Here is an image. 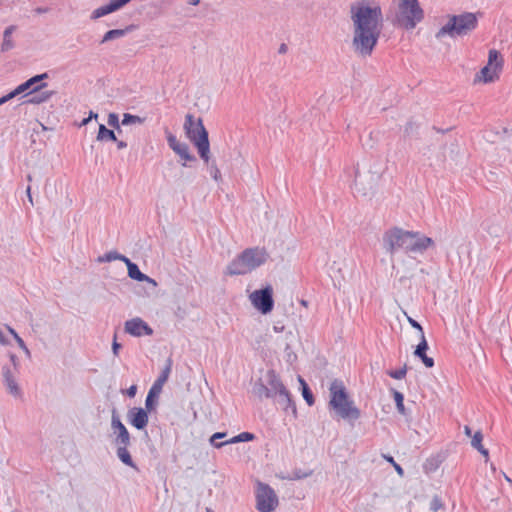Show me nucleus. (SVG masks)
<instances>
[{
  "mask_svg": "<svg viewBox=\"0 0 512 512\" xmlns=\"http://www.w3.org/2000/svg\"><path fill=\"white\" fill-rule=\"evenodd\" d=\"M383 243L386 251L390 254L399 249H403L406 253H423L429 247L434 246L432 238L398 227L391 228L384 233Z\"/></svg>",
  "mask_w": 512,
  "mask_h": 512,
  "instance_id": "nucleus-1",
  "label": "nucleus"
},
{
  "mask_svg": "<svg viewBox=\"0 0 512 512\" xmlns=\"http://www.w3.org/2000/svg\"><path fill=\"white\" fill-rule=\"evenodd\" d=\"M351 19L356 30L381 32L382 10L379 5L370 6L365 0L353 4Z\"/></svg>",
  "mask_w": 512,
  "mask_h": 512,
  "instance_id": "nucleus-2",
  "label": "nucleus"
},
{
  "mask_svg": "<svg viewBox=\"0 0 512 512\" xmlns=\"http://www.w3.org/2000/svg\"><path fill=\"white\" fill-rule=\"evenodd\" d=\"M267 258L268 253L264 248H247L229 263L226 267L225 275L237 276L250 273L263 265Z\"/></svg>",
  "mask_w": 512,
  "mask_h": 512,
  "instance_id": "nucleus-3",
  "label": "nucleus"
},
{
  "mask_svg": "<svg viewBox=\"0 0 512 512\" xmlns=\"http://www.w3.org/2000/svg\"><path fill=\"white\" fill-rule=\"evenodd\" d=\"M329 406L343 419H358L360 410L349 399L346 387L342 380L334 379L330 385Z\"/></svg>",
  "mask_w": 512,
  "mask_h": 512,
  "instance_id": "nucleus-4",
  "label": "nucleus"
},
{
  "mask_svg": "<svg viewBox=\"0 0 512 512\" xmlns=\"http://www.w3.org/2000/svg\"><path fill=\"white\" fill-rule=\"evenodd\" d=\"M184 130L186 136L195 145L200 158L208 163L210 160V143L208 132L203 125L201 118H195L192 114L185 116Z\"/></svg>",
  "mask_w": 512,
  "mask_h": 512,
  "instance_id": "nucleus-5",
  "label": "nucleus"
},
{
  "mask_svg": "<svg viewBox=\"0 0 512 512\" xmlns=\"http://www.w3.org/2000/svg\"><path fill=\"white\" fill-rule=\"evenodd\" d=\"M478 25L477 17L474 13L465 12L460 15H452L448 22L437 32L436 37L441 38L449 35L454 38L465 36L476 29Z\"/></svg>",
  "mask_w": 512,
  "mask_h": 512,
  "instance_id": "nucleus-6",
  "label": "nucleus"
},
{
  "mask_svg": "<svg viewBox=\"0 0 512 512\" xmlns=\"http://www.w3.org/2000/svg\"><path fill=\"white\" fill-rule=\"evenodd\" d=\"M396 2L395 23L398 26L412 30L424 19V11L418 0H396Z\"/></svg>",
  "mask_w": 512,
  "mask_h": 512,
  "instance_id": "nucleus-7",
  "label": "nucleus"
},
{
  "mask_svg": "<svg viewBox=\"0 0 512 512\" xmlns=\"http://www.w3.org/2000/svg\"><path fill=\"white\" fill-rule=\"evenodd\" d=\"M381 32L356 30L353 31L352 47L354 52L362 57H370L378 43Z\"/></svg>",
  "mask_w": 512,
  "mask_h": 512,
  "instance_id": "nucleus-8",
  "label": "nucleus"
},
{
  "mask_svg": "<svg viewBox=\"0 0 512 512\" xmlns=\"http://www.w3.org/2000/svg\"><path fill=\"white\" fill-rule=\"evenodd\" d=\"M256 509L260 512H272L278 504V497L268 484L257 481L255 489Z\"/></svg>",
  "mask_w": 512,
  "mask_h": 512,
  "instance_id": "nucleus-9",
  "label": "nucleus"
},
{
  "mask_svg": "<svg viewBox=\"0 0 512 512\" xmlns=\"http://www.w3.org/2000/svg\"><path fill=\"white\" fill-rule=\"evenodd\" d=\"M265 377L268 389L272 390V398H277L278 403L287 410L292 404V398L290 392L282 383L279 375L275 370L270 369L267 371Z\"/></svg>",
  "mask_w": 512,
  "mask_h": 512,
  "instance_id": "nucleus-10",
  "label": "nucleus"
},
{
  "mask_svg": "<svg viewBox=\"0 0 512 512\" xmlns=\"http://www.w3.org/2000/svg\"><path fill=\"white\" fill-rule=\"evenodd\" d=\"M249 299L255 309L264 315L268 314L274 308L273 287L267 285L263 289L255 290L249 295Z\"/></svg>",
  "mask_w": 512,
  "mask_h": 512,
  "instance_id": "nucleus-11",
  "label": "nucleus"
},
{
  "mask_svg": "<svg viewBox=\"0 0 512 512\" xmlns=\"http://www.w3.org/2000/svg\"><path fill=\"white\" fill-rule=\"evenodd\" d=\"M48 78L47 73L39 74L36 76H33L32 78L28 79L26 82L20 84L15 90L10 92L9 94L3 96L0 98V105L6 103L10 99L14 98L15 96L31 89L30 93H36L41 91L43 88L47 86V83L41 82L44 79Z\"/></svg>",
  "mask_w": 512,
  "mask_h": 512,
  "instance_id": "nucleus-12",
  "label": "nucleus"
},
{
  "mask_svg": "<svg viewBox=\"0 0 512 512\" xmlns=\"http://www.w3.org/2000/svg\"><path fill=\"white\" fill-rule=\"evenodd\" d=\"M125 331L133 336L152 335V328L141 318H134L125 322Z\"/></svg>",
  "mask_w": 512,
  "mask_h": 512,
  "instance_id": "nucleus-13",
  "label": "nucleus"
},
{
  "mask_svg": "<svg viewBox=\"0 0 512 512\" xmlns=\"http://www.w3.org/2000/svg\"><path fill=\"white\" fill-rule=\"evenodd\" d=\"M111 426L117 433L115 442L117 445H130V434L115 411L112 413Z\"/></svg>",
  "mask_w": 512,
  "mask_h": 512,
  "instance_id": "nucleus-14",
  "label": "nucleus"
},
{
  "mask_svg": "<svg viewBox=\"0 0 512 512\" xmlns=\"http://www.w3.org/2000/svg\"><path fill=\"white\" fill-rule=\"evenodd\" d=\"M148 413L143 408L133 407L128 412V420L138 430L144 429L148 424Z\"/></svg>",
  "mask_w": 512,
  "mask_h": 512,
  "instance_id": "nucleus-15",
  "label": "nucleus"
},
{
  "mask_svg": "<svg viewBox=\"0 0 512 512\" xmlns=\"http://www.w3.org/2000/svg\"><path fill=\"white\" fill-rule=\"evenodd\" d=\"M125 264L127 265V268H128V276L134 280H137V281H140V282H148L150 284H152L153 286H156L157 285V282L150 278L149 276H147L146 274L142 273L138 266L133 263L129 258L127 260H125Z\"/></svg>",
  "mask_w": 512,
  "mask_h": 512,
  "instance_id": "nucleus-16",
  "label": "nucleus"
},
{
  "mask_svg": "<svg viewBox=\"0 0 512 512\" xmlns=\"http://www.w3.org/2000/svg\"><path fill=\"white\" fill-rule=\"evenodd\" d=\"M428 350V343L426 341V338H425V335H424V332H422V335H421V341L420 343L417 345L415 351H414V355L418 358H420L423 362V364L427 367V368H432L434 366V360L433 358L431 357H428L426 355V351Z\"/></svg>",
  "mask_w": 512,
  "mask_h": 512,
  "instance_id": "nucleus-17",
  "label": "nucleus"
},
{
  "mask_svg": "<svg viewBox=\"0 0 512 512\" xmlns=\"http://www.w3.org/2000/svg\"><path fill=\"white\" fill-rule=\"evenodd\" d=\"M501 70L489 65L484 66L476 75L475 81L491 83L499 79Z\"/></svg>",
  "mask_w": 512,
  "mask_h": 512,
  "instance_id": "nucleus-18",
  "label": "nucleus"
},
{
  "mask_svg": "<svg viewBox=\"0 0 512 512\" xmlns=\"http://www.w3.org/2000/svg\"><path fill=\"white\" fill-rule=\"evenodd\" d=\"M172 368V360L169 358L167 360V364L157 380L154 382L153 386L151 387L150 391L155 392L156 394H159L162 390L163 385L166 383V381L169 378L170 372Z\"/></svg>",
  "mask_w": 512,
  "mask_h": 512,
  "instance_id": "nucleus-19",
  "label": "nucleus"
},
{
  "mask_svg": "<svg viewBox=\"0 0 512 512\" xmlns=\"http://www.w3.org/2000/svg\"><path fill=\"white\" fill-rule=\"evenodd\" d=\"M471 438H472V440H471L472 447L475 448L477 451H479L487 460L489 457V451L482 445V441H483L482 432L481 431L475 432Z\"/></svg>",
  "mask_w": 512,
  "mask_h": 512,
  "instance_id": "nucleus-20",
  "label": "nucleus"
},
{
  "mask_svg": "<svg viewBox=\"0 0 512 512\" xmlns=\"http://www.w3.org/2000/svg\"><path fill=\"white\" fill-rule=\"evenodd\" d=\"M129 445H118L117 456L127 466L136 469V465L127 449Z\"/></svg>",
  "mask_w": 512,
  "mask_h": 512,
  "instance_id": "nucleus-21",
  "label": "nucleus"
},
{
  "mask_svg": "<svg viewBox=\"0 0 512 512\" xmlns=\"http://www.w3.org/2000/svg\"><path fill=\"white\" fill-rule=\"evenodd\" d=\"M16 27L11 25L7 27L3 34V42L1 45V51L6 52L11 50L14 47V43L12 40V33L15 31Z\"/></svg>",
  "mask_w": 512,
  "mask_h": 512,
  "instance_id": "nucleus-22",
  "label": "nucleus"
},
{
  "mask_svg": "<svg viewBox=\"0 0 512 512\" xmlns=\"http://www.w3.org/2000/svg\"><path fill=\"white\" fill-rule=\"evenodd\" d=\"M487 65L502 70V67H503V57H502V55L500 54L499 51H497L495 49H491L489 51Z\"/></svg>",
  "mask_w": 512,
  "mask_h": 512,
  "instance_id": "nucleus-23",
  "label": "nucleus"
},
{
  "mask_svg": "<svg viewBox=\"0 0 512 512\" xmlns=\"http://www.w3.org/2000/svg\"><path fill=\"white\" fill-rule=\"evenodd\" d=\"M98 141H117V137L113 130L108 129L105 125L100 124L98 134Z\"/></svg>",
  "mask_w": 512,
  "mask_h": 512,
  "instance_id": "nucleus-24",
  "label": "nucleus"
},
{
  "mask_svg": "<svg viewBox=\"0 0 512 512\" xmlns=\"http://www.w3.org/2000/svg\"><path fill=\"white\" fill-rule=\"evenodd\" d=\"M37 94L33 95L30 99H29V103H32V104H41V103H44L46 101H48L54 94L55 92L54 91H39V92H36Z\"/></svg>",
  "mask_w": 512,
  "mask_h": 512,
  "instance_id": "nucleus-25",
  "label": "nucleus"
},
{
  "mask_svg": "<svg viewBox=\"0 0 512 512\" xmlns=\"http://www.w3.org/2000/svg\"><path fill=\"white\" fill-rule=\"evenodd\" d=\"M441 463H442V460L440 459L439 456H432V457L426 459V461L423 465L424 471L426 473L433 472L439 468Z\"/></svg>",
  "mask_w": 512,
  "mask_h": 512,
  "instance_id": "nucleus-26",
  "label": "nucleus"
},
{
  "mask_svg": "<svg viewBox=\"0 0 512 512\" xmlns=\"http://www.w3.org/2000/svg\"><path fill=\"white\" fill-rule=\"evenodd\" d=\"M175 153L178 154L185 161H196V157L189 152V147L186 143H182L180 147H177Z\"/></svg>",
  "mask_w": 512,
  "mask_h": 512,
  "instance_id": "nucleus-27",
  "label": "nucleus"
},
{
  "mask_svg": "<svg viewBox=\"0 0 512 512\" xmlns=\"http://www.w3.org/2000/svg\"><path fill=\"white\" fill-rule=\"evenodd\" d=\"M254 391L259 398H272V390L268 389V386L261 381L256 383Z\"/></svg>",
  "mask_w": 512,
  "mask_h": 512,
  "instance_id": "nucleus-28",
  "label": "nucleus"
},
{
  "mask_svg": "<svg viewBox=\"0 0 512 512\" xmlns=\"http://www.w3.org/2000/svg\"><path fill=\"white\" fill-rule=\"evenodd\" d=\"M127 259L128 258L126 256L118 253L117 251H110V252L106 253L99 260L100 261H107V262H111V261H114V260H120V261L125 263V260H127Z\"/></svg>",
  "mask_w": 512,
  "mask_h": 512,
  "instance_id": "nucleus-29",
  "label": "nucleus"
},
{
  "mask_svg": "<svg viewBox=\"0 0 512 512\" xmlns=\"http://www.w3.org/2000/svg\"><path fill=\"white\" fill-rule=\"evenodd\" d=\"M5 385L11 395L15 397L21 396V389L19 388L15 378L5 381Z\"/></svg>",
  "mask_w": 512,
  "mask_h": 512,
  "instance_id": "nucleus-30",
  "label": "nucleus"
},
{
  "mask_svg": "<svg viewBox=\"0 0 512 512\" xmlns=\"http://www.w3.org/2000/svg\"><path fill=\"white\" fill-rule=\"evenodd\" d=\"M144 122V118H141L137 115H132L129 113H125L123 115L122 124L130 125V124H142Z\"/></svg>",
  "mask_w": 512,
  "mask_h": 512,
  "instance_id": "nucleus-31",
  "label": "nucleus"
},
{
  "mask_svg": "<svg viewBox=\"0 0 512 512\" xmlns=\"http://www.w3.org/2000/svg\"><path fill=\"white\" fill-rule=\"evenodd\" d=\"M300 382L303 386V391H302L303 398L305 399V401L307 402V404L309 406H312L314 404L313 393L303 379H300Z\"/></svg>",
  "mask_w": 512,
  "mask_h": 512,
  "instance_id": "nucleus-32",
  "label": "nucleus"
},
{
  "mask_svg": "<svg viewBox=\"0 0 512 512\" xmlns=\"http://www.w3.org/2000/svg\"><path fill=\"white\" fill-rule=\"evenodd\" d=\"M226 436V433L224 432H217V433H214L211 438H210V443L212 446H214L215 448H221L223 447L224 445L226 444H229L230 442L227 441H224V442H217V439L218 440H221L222 438H224Z\"/></svg>",
  "mask_w": 512,
  "mask_h": 512,
  "instance_id": "nucleus-33",
  "label": "nucleus"
},
{
  "mask_svg": "<svg viewBox=\"0 0 512 512\" xmlns=\"http://www.w3.org/2000/svg\"><path fill=\"white\" fill-rule=\"evenodd\" d=\"M255 439V435L250 432H242L238 434L237 436L231 438L228 440V442L231 443H238V442H246V441H252Z\"/></svg>",
  "mask_w": 512,
  "mask_h": 512,
  "instance_id": "nucleus-34",
  "label": "nucleus"
},
{
  "mask_svg": "<svg viewBox=\"0 0 512 512\" xmlns=\"http://www.w3.org/2000/svg\"><path fill=\"white\" fill-rule=\"evenodd\" d=\"M394 400L396 403L397 410L400 414H405V407H404V396L401 392L394 390L393 391Z\"/></svg>",
  "mask_w": 512,
  "mask_h": 512,
  "instance_id": "nucleus-35",
  "label": "nucleus"
},
{
  "mask_svg": "<svg viewBox=\"0 0 512 512\" xmlns=\"http://www.w3.org/2000/svg\"><path fill=\"white\" fill-rule=\"evenodd\" d=\"M387 374L391 378L396 379V380L404 379L406 377V374H407V366L404 365L402 368L397 369V370H389L387 372Z\"/></svg>",
  "mask_w": 512,
  "mask_h": 512,
  "instance_id": "nucleus-36",
  "label": "nucleus"
},
{
  "mask_svg": "<svg viewBox=\"0 0 512 512\" xmlns=\"http://www.w3.org/2000/svg\"><path fill=\"white\" fill-rule=\"evenodd\" d=\"M124 35V30L113 29L105 33L102 42L110 41L114 38H118Z\"/></svg>",
  "mask_w": 512,
  "mask_h": 512,
  "instance_id": "nucleus-37",
  "label": "nucleus"
},
{
  "mask_svg": "<svg viewBox=\"0 0 512 512\" xmlns=\"http://www.w3.org/2000/svg\"><path fill=\"white\" fill-rule=\"evenodd\" d=\"M157 396H158V394H156L155 392L149 391V393L146 397V401H145V406H146L147 411L150 412V411L154 410V408H155L154 398Z\"/></svg>",
  "mask_w": 512,
  "mask_h": 512,
  "instance_id": "nucleus-38",
  "label": "nucleus"
},
{
  "mask_svg": "<svg viewBox=\"0 0 512 512\" xmlns=\"http://www.w3.org/2000/svg\"><path fill=\"white\" fill-rule=\"evenodd\" d=\"M209 171L210 175L215 181L218 182L222 180L221 172L215 162L211 163V165L209 166Z\"/></svg>",
  "mask_w": 512,
  "mask_h": 512,
  "instance_id": "nucleus-39",
  "label": "nucleus"
},
{
  "mask_svg": "<svg viewBox=\"0 0 512 512\" xmlns=\"http://www.w3.org/2000/svg\"><path fill=\"white\" fill-rule=\"evenodd\" d=\"M384 459H386L390 464H392V466L394 467V469L396 470V472L400 475V476H403L404 475V470L403 468L395 462L394 458L392 456H388V455H383Z\"/></svg>",
  "mask_w": 512,
  "mask_h": 512,
  "instance_id": "nucleus-40",
  "label": "nucleus"
},
{
  "mask_svg": "<svg viewBox=\"0 0 512 512\" xmlns=\"http://www.w3.org/2000/svg\"><path fill=\"white\" fill-rule=\"evenodd\" d=\"M167 141H168V145L169 147L175 152V150L177 149V147H180V145L182 144L181 142L178 141V139L176 138V136H174L173 134H169L167 136Z\"/></svg>",
  "mask_w": 512,
  "mask_h": 512,
  "instance_id": "nucleus-41",
  "label": "nucleus"
},
{
  "mask_svg": "<svg viewBox=\"0 0 512 512\" xmlns=\"http://www.w3.org/2000/svg\"><path fill=\"white\" fill-rule=\"evenodd\" d=\"M108 125L114 128L119 129V119L118 115L115 113H110L108 116Z\"/></svg>",
  "mask_w": 512,
  "mask_h": 512,
  "instance_id": "nucleus-42",
  "label": "nucleus"
},
{
  "mask_svg": "<svg viewBox=\"0 0 512 512\" xmlns=\"http://www.w3.org/2000/svg\"><path fill=\"white\" fill-rule=\"evenodd\" d=\"M15 340L16 342L18 343L19 347L21 349H23V351L25 352V354L27 356H30V350L27 348L26 344L24 343L23 339L18 335V334H15Z\"/></svg>",
  "mask_w": 512,
  "mask_h": 512,
  "instance_id": "nucleus-43",
  "label": "nucleus"
},
{
  "mask_svg": "<svg viewBox=\"0 0 512 512\" xmlns=\"http://www.w3.org/2000/svg\"><path fill=\"white\" fill-rule=\"evenodd\" d=\"M121 348V344L117 342L116 334L114 335L113 344H112V351L115 356L119 355V350Z\"/></svg>",
  "mask_w": 512,
  "mask_h": 512,
  "instance_id": "nucleus-44",
  "label": "nucleus"
},
{
  "mask_svg": "<svg viewBox=\"0 0 512 512\" xmlns=\"http://www.w3.org/2000/svg\"><path fill=\"white\" fill-rule=\"evenodd\" d=\"M3 377H4V382L9 379L15 378L9 367H3Z\"/></svg>",
  "mask_w": 512,
  "mask_h": 512,
  "instance_id": "nucleus-45",
  "label": "nucleus"
},
{
  "mask_svg": "<svg viewBox=\"0 0 512 512\" xmlns=\"http://www.w3.org/2000/svg\"><path fill=\"white\" fill-rule=\"evenodd\" d=\"M408 322L410 323V325L413 328L419 330L421 334H422V332H424L422 326L416 320H414L413 318L408 317Z\"/></svg>",
  "mask_w": 512,
  "mask_h": 512,
  "instance_id": "nucleus-46",
  "label": "nucleus"
},
{
  "mask_svg": "<svg viewBox=\"0 0 512 512\" xmlns=\"http://www.w3.org/2000/svg\"><path fill=\"white\" fill-rule=\"evenodd\" d=\"M136 392H137V387L136 385H132L130 386L128 389H127V395L129 397H134L136 395Z\"/></svg>",
  "mask_w": 512,
  "mask_h": 512,
  "instance_id": "nucleus-47",
  "label": "nucleus"
},
{
  "mask_svg": "<svg viewBox=\"0 0 512 512\" xmlns=\"http://www.w3.org/2000/svg\"><path fill=\"white\" fill-rule=\"evenodd\" d=\"M115 142L117 143V148L118 149H124V148L127 147V143L122 141V140H118L117 139V141H115Z\"/></svg>",
  "mask_w": 512,
  "mask_h": 512,
  "instance_id": "nucleus-48",
  "label": "nucleus"
},
{
  "mask_svg": "<svg viewBox=\"0 0 512 512\" xmlns=\"http://www.w3.org/2000/svg\"><path fill=\"white\" fill-rule=\"evenodd\" d=\"M10 360H11L14 368L16 369L17 368V363H18L17 356L15 354H10Z\"/></svg>",
  "mask_w": 512,
  "mask_h": 512,
  "instance_id": "nucleus-49",
  "label": "nucleus"
},
{
  "mask_svg": "<svg viewBox=\"0 0 512 512\" xmlns=\"http://www.w3.org/2000/svg\"><path fill=\"white\" fill-rule=\"evenodd\" d=\"M26 193H27L29 202L33 205V199H32V196H31V186L30 185L27 187Z\"/></svg>",
  "mask_w": 512,
  "mask_h": 512,
  "instance_id": "nucleus-50",
  "label": "nucleus"
},
{
  "mask_svg": "<svg viewBox=\"0 0 512 512\" xmlns=\"http://www.w3.org/2000/svg\"><path fill=\"white\" fill-rule=\"evenodd\" d=\"M464 432H465V434H466L468 437H472V436H473V435H472V430H471V428H470L469 426H467V425L464 427Z\"/></svg>",
  "mask_w": 512,
  "mask_h": 512,
  "instance_id": "nucleus-51",
  "label": "nucleus"
},
{
  "mask_svg": "<svg viewBox=\"0 0 512 512\" xmlns=\"http://www.w3.org/2000/svg\"><path fill=\"white\" fill-rule=\"evenodd\" d=\"M287 52V45L281 44L279 48V53H286Z\"/></svg>",
  "mask_w": 512,
  "mask_h": 512,
  "instance_id": "nucleus-52",
  "label": "nucleus"
},
{
  "mask_svg": "<svg viewBox=\"0 0 512 512\" xmlns=\"http://www.w3.org/2000/svg\"><path fill=\"white\" fill-rule=\"evenodd\" d=\"M7 329L9 331V333L15 338V334H17V332L13 328H11L9 326L7 327Z\"/></svg>",
  "mask_w": 512,
  "mask_h": 512,
  "instance_id": "nucleus-53",
  "label": "nucleus"
},
{
  "mask_svg": "<svg viewBox=\"0 0 512 512\" xmlns=\"http://www.w3.org/2000/svg\"><path fill=\"white\" fill-rule=\"evenodd\" d=\"M90 120H91V119H90L89 117H88V118L83 119V120H82V122H81V126H83V125H87V124H88V122H89Z\"/></svg>",
  "mask_w": 512,
  "mask_h": 512,
  "instance_id": "nucleus-54",
  "label": "nucleus"
},
{
  "mask_svg": "<svg viewBox=\"0 0 512 512\" xmlns=\"http://www.w3.org/2000/svg\"><path fill=\"white\" fill-rule=\"evenodd\" d=\"M200 0H189V4L191 5H198Z\"/></svg>",
  "mask_w": 512,
  "mask_h": 512,
  "instance_id": "nucleus-55",
  "label": "nucleus"
},
{
  "mask_svg": "<svg viewBox=\"0 0 512 512\" xmlns=\"http://www.w3.org/2000/svg\"><path fill=\"white\" fill-rule=\"evenodd\" d=\"M97 116H98V115H97L96 113H94V112H92V111H91V112H90V115H89V118H90V119H92L93 117H94V118H97Z\"/></svg>",
  "mask_w": 512,
  "mask_h": 512,
  "instance_id": "nucleus-56",
  "label": "nucleus"
},
{
  "mask_svg": "<svg viewBox=\"0 0 512 512\" xmlns=\"http://www.w3.org/2000/svg\"><path fill=\"white\" fill-rule=\"evenodd\" d=\"M27 180H28L29 182H31V181H32V176H31L30 174L27 176Z\"/></svg>",
  "mask_w": 512,
  "mask_h": 512,
  "instance_id": "nucleus-57",
  "label": "nucleus"
},
{
  "mask_svg": "<svg viewBox=\"0 0 512 512\" xmlns=\"http://www.w3.org/2000/svg\"><path fill=\"white\" fill-rule=\"evenodd\" d=\"M301 304H302L303 306H307V302H306V301H304V300H303V301H301Z\"/></svg>",
  "mask_w": 512,
  "mask_h": 512,
  "instance_id": "nucleus-58",
  "label": "nucleus"
},
{
  "mask_svg": "<svg viewBox=\"0 0 512 512\" xmlns=\"http://www.w3.org/2000/svg\"><path fill=\"white\" fill-rule=\"evenodd\" d=\"M206 512H214L211 508H206Z\"/></svg>",
  "mask_w": 512,
  "mask_h": 512,
  "instance_id": "nucleus-59",
  "label": "nucleus"
},
{
  "mask_svg": "<svg viewBox=\"0 0 512 512\" xmlns=\"http://www.w3.org/2000/svg\"><path fill=\"white\" fill-rule=\"evenodd\" d=\"M505 478H506V480H507L508 482H510V483L512 482V481H511V479H510L509 477H507V476H506Z\"/></svg>",
  "mask_w": 512,
  "mask_h": 512,
  "instance_id": "nucleus-60",
  "label": "nucleus"
}]
</instances>
